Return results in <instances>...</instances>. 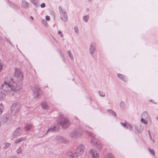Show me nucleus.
Masks as SVG:
<instances>
[{"label":"nucleus","instance_id":"f257e3e1","mask_svg":"<svg viewBox=\"0 0 158 158\" xmlns=\"http://www.w3.org/2000/svg\"><path fill=\"white\" fill-rule=\"evenodd\" d=\"M23 77L20 70H16L13 78L11 79L9 82L5 81L1 86V89L10 95H13L14 91H19L21 89L22 85L19 81L22 80Z\"/></svg>","mask_w":158,"mask_h":158},{"label":"nucleus","instance_id":"f03ea898","mask_svg":"<svg viewBox=\"0 0 158 158\" xmlns=\"http://www.w3.org/2000/svg\"><path fill=\"white\" fill-rule=\"evenodd\" d=\"M60 125L64 129L67 128L70 125L69 120L63 115H60L57 120V124L55 125L52 127H51L47 131V133L48 132L58 131L60 130L59 125Z\"/></svg>","mask_w":158,"mask_h":158},{"label":"nucleus","instance_id":"7ed1b4c3","mask_svg":"<svg viewBox=\"0 0 158 158\" xmlns=\"http://www.w3.org/2000/svg\"><path fill=\"white\" fill-rule=\"evenodd\" d=\"M21 107V105L19 102H17L13 104L11 107V113L12 115H15Z\"/></svg>","mask_w":158,"mask_h":158},{"label":"nucleus","instance_id":"20e7f679","mask_svg":"<svg viewBox=\"0 0 158 158\" xmlns=\"http://www.w3.org/2000/svg\"><path fill=\"white\" fill-rule=\"evenodd\" d=\"M89 135L91 136L92 137L91 140V143L94 145H97V148L99 149H101L102 148V146L100 144V141L97 139H95V135L94 133L91 132H89Z\"/></svg>","mask_w":158,"mask_h":158},{"label":"nucleus","instance_id":"39448f33","mask_svg":"<svg viewBox=\"0 0 158 158\" xmlns=\"http://www.w3.org/2000/svg\"><path fill=\"white\" fill-rule=\"evenodd\" d=\"M141 122L142 123L146 124L149 121L151 122L150 117L148 113L146 111L143 112L141 115Z\"/></svg>","mask_w":158,"mask_h":158},{"label":"nucleus","instance_id":"423d86ee","mask_svg":"<svg viewBox=\"0 0 158 158\" xmlns=\"http://www.w3.org/2000/svg\"><path fill=\"white\" fill-rule=\"evenodd\" d=\"M82 134V131L80 129L73 130L70 134V136L73 138H76L80 137Z\"/></svg>","mask_w":158,"mask_h":158},{"label":"nucleus","instance_id":"0eeeda50","mask_svg":"<svg viewBox=\"0 0 158 158\" xmlns=\"http://www.w3.org/2000/svg\"><path fill=\"white\" fill-rule=\"evenodd\" d=\"M59 12L60 14V18L64 22H66L68 20L66 12L60 6L59 7Z\"/></svg>","mask_w":158,"mask_h":158},{"label":"nucleus","instance_id":"6e6552de","mask_svg":"<svg viewBox=\"0 0 158 158\" xmlns=\"http://www.w3.org/2000/svg\"><path fill=\"white\" fill-rule=\"evenodd\" d=\"M33 91L36 98H37L40 95H42L43 94L40 86L38 85H35L34 86L33 88Z\"/></svg>","mask_w":158,"mask_h":158},{"label":"nucleus","instance_id":"1a4fd4ad","mask_svg":"<svg viewBox=\"0 0 158 158\" xmlns=\"http://www.w3.org/2000/svg\"><path fill=\"white\" fill-rule=\"evenodd\" d=\"M89 153L91 158H99V156L97 152L94 149H91Z\"/></svg>","mask_w":158,"mask_h":158},{"label":"nucleus","instance_id":"9d476101","mask_svg":"<svg viewBox=\"0 0 158 158\" xmlns=\"http://www.w3.org/2000/svg\"><path fill=\"white\" fill-rule=\"evenodd\" d=\"M21 130L20 127H18L13 132L12 136L13 138H15L17 136H19L21 134Z\"/></svg>","mask_w":158,"mask_h":158},{"label":"nucleus","instance_id":"9b49d317","mask_svg":"<svg viewBox=\"0 0 158 158\" xmlns=\"http://www.w3.org/2000/svg\"><path fill=\"white\" fill-rule=\"evenodd\" d=\"M84 150L85 148L82 145H80L79 146L76 150V152L80 155H82L84 153Z\"/></svg>","mask_w":158,"mask_h":158},{"label":"nucleus","instance_id":"f8f14e48","mask_svg":"<svg viewBox=\"0 0 158 158\" xmlns=\"http://www.w3.org/2000/svg\"><path fill=\"white\" fill-rule=\"evenodd\" d=\"M21 6L23 8H28L29 7V4L26 0H22Z\"/></svg>","mask_w":158,"mask_h":158},{"label":"nucleus","instance_id":"ddd939ff","mask_svg":"<svg viewBox=\"0 0 158 158\" xmlns=\"http://www.w3.org/2000/svg\"><path fill=\"white\" fill-rule=\"evenodd\" d=\"M121 123L123 127H126L127 128L129 129L130 130L132 128V125L131 124L128 123L127 122L126 123Z\"/></svg>","mask_w":158,"mask_h":158},{"label":"nucleus","instance_id":"4468645a","mask_svg":"<svg viewBox=\"0 0 158 158\" xmlns=\"http://www.w3.org/2000/svg\"><path fill=\"white\" fill-rule=\"evenodd\" d=\"M95 45L94 44L92 43L91 44L90 47V53L93 54L94 53V52L95 49Z\"/></svg>","mask_w":158,"mask_h":158},{"label":"nucleus","instance_id":"2eb2a0df","mask_svg":"<svg viewBox=\"0 0 158 158\" xmlns=\"http://www.w3.org/2000/svg\"><path fill=\"white\" fill-rule=\"evenodd\" d=\"M32 127V125L31 124H28L25 126L24 128L26 131H28L31 129Z\"/></svg>","mask_w":158,"mask_h":158},{"label":"nucleus","instance_id":"dca6fc26","mask_svg":"<svg viewBox=\"0 0 158 158\" xmlns=\"http://www.w3.org/2000/svg\"><path fill=\"white\" fill-rule=\"evenodd\" d=\"M41 105L43 108L45 110H48L49 108L48 105L46 102H42Z\"/></svg>","mask_w":158,"mask_h":158},{"label":"nucleus","instance_id":"f3484780","mask_svg":"<svg viewBox=\"0 0 158 158\" xmlns=\"http://www.w3.org/2000/svg\"><path fill=\"white\" fill-rule=\"evenodd\" d=\"M118 76L121 79L125 81H126L127 80V78L126 77L124 76L123 75L120 74H117Z\"/></svg>","mask_w":158,"mask_h":158},{"label":"nucleus","instance_id":"a211bd4d","mask_svg":"<svg viewBox=\"0 0 158 158\" xmlns=\"http://www.w3.org/2000/svg\"><path fill=\"white\" fill-rule=\"evenodd\" d=\"M26 139L25 137H21L20 138L17 139L15 140V143H19L22 141L25 140Z\"/></svg>","mask_w":158,"mask_h":158},{"label":"nucleus","instance_id":"6ab92c4d","mask_svg":"<svg viewBox=\"0 0 158 158\" xmlns=\"http://www.w3.org/2000/svg\"><path fill=\"white\" fill-rule=\"evenodd\" d=\"M79 155H80L77 152L72 154L69 155L72 158H77Z\"/></svg>","mask_w":158,"mask_h":158},{"label":"nucleus","instance_id":"aec40b11","mask_svg":"<svg viewBox=\"0 0 158 158\" xmlns=\"http://www.w3.org/2000/svg\"><path fill=\"white\" fill-rule=\"evenodd\" d=\"M10 145V143H6L4 144V146L3 148L4 150H5L8 148Z\"/></svg>","mask_w":158,"mask_h":158},{"label":"nucleus","instance_id":"412c9836","mask_svg":"<svg viewBox=\"0 0 158 158\" xmlns=\"http://www.w3.org/2000/svg\"><path fill=\"white\" fill-rule=\"evenodd\" d=\"M5 95L2 92H0V101L3 100L5 97Z\"/></svg>","mask_w":158,"mask_h":158},{"label":"nucleus","instance_id":"4be33fe9","mask_svg":"<svg viewBox=\"0 0 158 158\" xmlns=\"http://www.w3.org/2000/svg\"><path fill=\"white\" fill-rule=\"evenodd\" d=\"M9 116L8 115L6 114L3 116V119L5 121H7L8 119H9Z\"/></svg>","mask_w":158,"mask_h":158},{"label":"nucleus","instance_id":"5701e85b","mask_svg":"<svg viewBox=\"0 0 158 158\" xmlns=\"http://www.w3.org/2000/svg\"><path fill=\"white\" fill-rule=\"evenodd\" d=\"M148 149L150 152L151 154H152L153 156H154L155 155V151L153 149H152L149 148Z\"/></svg>","mask_w":158,"mask_h":158},{"label":"nucleus","instance_id":"b1692460","mask_svg":"<svg viewBox=\"0 0 158 158\" xmlns=\"http://www.w3.org/2000/svg\"><path fill=\"white\" fill-rule=\"evenodd\" d=\"M3 106L2 104H0V115L2 112V110L3 109Z\"/></svg>","mask_w":158,"mask_h":158},{"label":"nucleus","instance_id":"393cba45","mask_svg":"<svg viewBox=\"0 0 158 158\" xmlns=\"http://www.w3.org/2000/svg\"><path fill=\"white\" fill-rule=\"evenodd\" d=\"M68 53L69 54V57L71 59V60H73V56L72 55V53L70 50L68 51Z\"/></svg>","mask_w":158,"mask_h":158},{"label":"nucleus","instance_id":"a878e982","mask_svg":"<svg viewBox=\"0 0 158 158\" xmlns=\"http://www.w3.org/2000/svg\"><path fill=\"white\" fill-rule=\"evenodd\" d=\"M89 19V16L85 15L83 17V19L85 22H87Z\"/></svg>","mask_w":158,"mask_h":158},{"label":"nucleus","instance_id":"bb28decb","mask_svg":"<svg viewBox=\"0 0 158 158\" xmlns=\"http://www.w3.org/2000/svg\"><path fill=\"white\" fill-rule=\"evenodd\" d=\"M31 1L35 5H36L38 4V1L37 0H31Z\"/></svg>","mask_w":158,"mask_h":158},{"label":"nucleus","instance_id":"cd10ccee","mask_svg":"<svg viewBox=\"0 0 158 158\" xmlns=\"http://www.w3.org/2000/svg\"><path fill=\"white\" fill-rule=\"evenodd\" d=\"M17 152L18 154L20 153H21L22 152V149L21 147L19 148L16 151Z\"/></svg>","mask_w":158,"mask_h":158},{"label":"nucleus","instance_id":"c85d7f7f","mask_svg":"<svg viewBox=\"0 0 158 158\" xmlns=\"http://www.w3.org/2000/svg\"><path fill=\"white\" fill-rule=\"evenodd\" d=\"M108 158H114L112 154H108L107 155Z\"/></svg>","mask_w":158,"mask_h":158},{"label":"nucleus","instance_id":"c756f323","mask_svg":"<svg viewBox=\"0 0 158 158\" xmlns=\"http://www.w3.org/2000/svg\"><path fill=\"white\" fill-rule=\"evenodd\" d=\"M74 30L75 32L77 33H78V29L77 26H75L74 27Z\"/></svg>","mask_w":158,"mask_h":158},{"label":"nucleus","instance_id":"7c9ffc66","mask_svg":"<svg viewBox=\"0 0 158 158\" xmlns=\"http://www.w3.org/2000/svg\"><path fill=\"white\" fill-rule=\"evenodd\" d=\"M99 93L100 95L101 96L104 97L105 95V94L101 91H99Z\"/></svg>","mask_w":158,"mask_h":158},{"label":"nucleus","instance_id":"2f4dec72","mask_svg":"<svg viewBox=\"0 0 158 158\" xmlns=\"http://www.w3.org/2000/svg\"><path fill=\"white\" fill-rule=\"evenodd\" d=\"M3 64L2 63L0 62V72L2 71V69Z\"/></svg>","mask_w":158,"mask_h":158},{"label":"nucleus","instance_id":"473e14b6","mask_svg":"<svg viewBox=\"0 0 158 158\" xmlns=\"http://www.w3.org/2000/svg\"><path fill=\"white\" fill-rule=\"evenodd\" d=\"M45 6V4L44 3H42L41 5V7L42 8H44Z\"/></svg>","mask_w":158,"mask_h":158},{"label":"nucleus","instance_id":"72a5a7b5","mask_svg":"<svg viewBox=\"0 0 158 158\" xmlns=\"http://www.w3.org/2000/svg\"><path fill=\"white\" fill-rule=\"evenodd\" d=\"M46 19L48 20V21H49L50 20V17L48 16H46Z\"/></svg>","mask_w":158,"mask_h":158},{"label":"nucleus","instance_id":"f704fd0d","mask_svg":"<svg viewBox=\"0 0 158 158\" xmlns=\"http://www.w3.org/2000/svg\"><path fill=\"white\" fill-rule=\"evenodd\" d=\"M120 106H121V107H122L123 106H124V103L123 102H121L120 103Z\"/></svg>","mask_w":158,"mask_h":158},{"label":"nucleus","instance_id":"c9c22d12","mask_svg":"<svg viewBox=\"0 0 158 158\" xmlns=\"http://www.w3.org/2000/svg\"><path fill=\"white\" fill-rule=\"evenodd\" d=\"M58 34H60L61 35V37H63V35L61 34L62 33V32L61 31H59L58 32Z\"/></svg>","mask_w":158,"mask_h":158},{"label":"nucleus","instance_id":"e433bc0d","mask_svg":"<svg viewBox=\"0 0 158 158\" xmlns=\"http://www.w3.org/2000/svg\"><path fill=\"white\" fill-rule=\"evenodd\" d=\"M62 138L60 137V139H59V142H62Z\"/></svg>","mask_w":158,"mask_h":158},{"label":"nucleus","instance_id":"4c0bfd02","mask_svg":"<svg viewBox=\"0 0 158 158\" xmlns=\"http://www.w3.org/2000/svg\"><path fill=\"white\" fill-rule=\"evenodd\" d=\"M148 132L149 133V135H150V138H151V139H152V137H151V134H150V132L149 130H148Z\"/></svg>","mask_w":158,"mask_h":158},{"label":"nucleus","instance_id":"58836bf2","mask_svg":"<svg viewBox=\"0 0 158 158\" xmlns=\"http://www.w3.org/2000/svg\"><path fill=\"white\" fill-rule=\"evenodd\" d=\"M113 114L115 116H116V114L115 112H113Z\"/></svg>","mask_w":158,"mask_h":158},{"label":"nucleus","instance_id":"ea45409f","mask_svg":"<svg viewBox=\"0 0 158 158\" xmlns=\"http://www.w3.org/2000/svg\"><path fill=\"white\" fill-rule=\"evenodd\" d=\"M30 18L32 19L33 20H34V18H33V17H32V16H31L30 17Z\"/></svg>","mask_w":158,"mask_h":158},{"label":"nucleus","instance_id":"a19ab883","mask_svg":"<svg viewBox=\"0 0 158 158\" xmlns=\"http://www.w3.org/2000/svg\"><path fill=\"white\" fill-rule=\"evenodd\" d=\"M1 125H2V123L0 121V127H1Z\"/></svg>","mask_w":158,"mask_h":158},{"label":"nucleus","instance_id":"79ce46f5","mask_svg":"<svg viewBox=\"0 0 158 158\" xmlns=\"http://www.w3.org/2000/svg\"><path fill=\"white\" fill-rule=\"evenodd\" d=\"M156 118L157 120H158V117H157Z\"/></svg>","mask_w":158,"mask_h":158}]
</instances>
